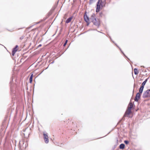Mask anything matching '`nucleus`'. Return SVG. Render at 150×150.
I'll return each mask as SVG.
<instances>
[{"mask_svg": "<svg viewBox=\"0 0 150 150\" xmlns=\"http://www.w3.org/2000/svg\"><path fill=\"white\" fill-rule=\"evenodd\" d=\"M105 0H104V1H102L101 0H98L97 3L96 12H98L100 11V5H101V6L102 7L103 5H105Z\"/></svg>", "mask_w": 150, "mask_h": 150, "instance_id": "f257e3e1", "label": "nucleus"}, {"mask_svg": "<svg viewBox=\"0 0 150 150\" xmlns=\"http://www.w3.org/2000/svg\"><path fill=\"white\" fill-rule=\"evenodd\" d=\"M133 106V105L132 103H130L128 107L127 111L126 112L122 118H123V117H126L127 115H129L130 114V113L131 112V110Z\"/></svg>", "mask_w": 150, "mask_h": 150, "instance_id": "f03ea898", "label": "nucleus"}, {"mask_svg": "<svg viewBox=\"0 0 150 150\" xmlns=\"http://www.w3.org/2000/svg\"><path fill=\"white\" fill-rule=\"evenodd\" d=\"M142 97L144 98L150 97V89H148L144 92Z\"/></svg>", "mask_w": 150, "mask_h": 150, "instance_id": "7ed1b4c3", "label": "nucleus"}, {"mask_svg": "<svg viewBox=\"0 0 150 150\" xmlns=\"http://www.w3.org/2000/svg\"><path fill=\"white\" fill-rule=\"evenodd\" d=\"M43 134L45 142L46 144H47L49 142L47 133L46 132H43Z\"/></svg>", "mask_w": 150, "mask_h": 150, "instance_id": "20e7f679", "label": "nucleus"}, {"mask_svg": "<svg viewBox=\"0 0 150 150\" xmlns=\"http://www.w3.org/2000/svg\"><path fill=\"white\" fill-rule=\"evenodd\" d=\"M13 81V79L12 78L10 82V90L12 93H14V90L13 88L14 85L12 84V82Z\"/></svg>", "mask_w": 150, "mask_h": 150, "instance_id": "39448f33", "label": "nucleus"}, {"mask_svg": "<svg viewBox=\"0 0 150 150\" xmlns=\"http://www.w3.org/2000/svg\"><path fill=\"white\" fill-rule=\"evenodd\" d=\"M84 19L85 22L87 23V25H88L89 24V19L88 17L86 15V13L84 15Z\"/></svg>", "mask_w": 150, "mask_h": 150, "instance_id": "423d86ee", "label": "nucleus"}, {"mask_svg": "<svg viewBox=\"0 0 150 150\" xmlns=\"http://www.w3.org/2000/svg\"><path fill=\"white\" fill-rule=\"evenodd\" d=\"M92 22L94 25L97 27H99L100 25V21L99 19L98 18H96V21H94V22Z\"/></svg>", "mask_w": 150, "mask_h": 150, "instance_id": "0eeeda50", "label": "nucleus"}, {"mask_svg": "<svg viewBox=\"0 0 150 150\" xmlns=\"http://www.w3.org/2000/svg\"><path fill=\"white\" fill-rule=\"evenodd\" d=\"M141 95V94H140L139 93H137L134 99L135 101L138 102V101L139 99L140 98Z\"/></svg>", "mask_w": 150, "mask_h": 150, "instance_id": "6e6552de", "label": "nucleus"}, {"mask_svg": "<svg viewBox=\"0 0 150 150\" xmlns=\"http://www.w3.org/2000/svg\"><path fill=\"white\" fill-rule=\"evenodd\" d=\"M96 18L95 17V15L94 13H93L91 16V17L90 18V19H91V21L92 22H94V21H95L96 20Z\"/></svg>", "mask_w": 150, "mask_h": 150, "instance_id": "1a4fd4ad", "label": "nucleus"}, {"mask_svg": "<svg viewBox=\"0 0 150 150\" xmlns=\"http://www.w3.org/2000/svg\"><path fill=\"white\" fill-rule=\"evenodd\" d=\"M17 50V49L16 48L14 47L13 48L12 50V55L13 56H14Z\"/></svg>", "mask_w": 150, "mask_h": 150, "instance_id": "9d476101", "label": "nucleus"}, {"mask_svg": "<svg viewBox=\"0 0 150 150\" xmlns=\"http://www.w3.org/2000/svg\"><path fill=\"white\" fill-rule=\"evenodd\" d=\"M144 87V86H141L139 88V93L140 94H141V95L142 93Z\"/></svg>", "mask_w": 150, "mask_h": 150, "instance_id": "9b49d317", "label": "nucleus"}, {"mask_svg": "<svg viewBox=\"0 0 150 150\" xmlns=\"http://www.w3.org/2000/svg\"><path fill=\"white\" fill-rule=\"evenodd\" d=\"M125 144H121L119 146V148L121 149H123L125 148Z\"/></svg>", "mask_w": 150, "mask_h": 150, "instance_id": "f8f14e48", "label": "nucleus"}, {"mask_svg": "<svg viewBox=\"0 0 150 150\" xmlns=\"http://www.w3.org/2000/svg\"><path fill=\"white\" fill-rule=\"evenodd\" d=\"M72 18V17H69V18H67V19L66 20V23H69L71 21Z\"/></svg>", "mask_w": 150, "mask_h": 150, "instance_id": "ddd939ff", "label": "nucleus"}, {"mask_svg": "<svg viewBox=\"0 0 150 150\" xmlns=\"http://www.w3.org/2000/svg\"><path fill=\"white\" fill-rule=\"evenodd\" d=\"M149 79V78L146 79L145 81H144L142 83V86L144 87V85H145L146 82L147 81L148 79Z\"/></svg>", "mask_w": 150, "mask_h": 150, "instance_id": "4468645a", "label": "nucleus"}, {"mask_svg": "<svg viewBox=\"0 0 150 150\" xmlns=\"http://www.w3.org/2000/svg\"><path fill=\"white\" fill-rule=\"evenodd\" d=\"M33 76V74H32L30 76V77L29 79V82L30 83H31L32 81Z\"/></svg>", "mask_w": 150, "mask_h": 150, "instance_id": "2eb2a0df", "label": "nucleus"}, {"mask_svg": "<svg viewBox=\"0 0 150 150\" xmlns=\"http://www.w3.org/2000/svg\"><path fill=\"white\" fill-rule=\"evenodd\" d=\"M134 73L135 75H137L139 73L138 70L136 68H135L134 69Z\"/></svg>", "mask_w": 150, "mask_h": 150, "instance_id": "dca6fc26", "label": "nucleus"}, {"mask_svg": "<svg viewBox=\"0 0 150 150\" xmlns=\"http://www.w3.org/2000/svg\"><path fill=\"white\" fill-rule=\"evenodd\" d=\"M95 0H90L89 4H91L93 2L95 1Z\"/></svg>", "mask_w": 150, "mask_h": 150, "instance_id": "f3484780", "label": "nucleus"}, {"mask_svg": "<svg viewBox=\"0 0 150 150\" xmlns=\"http://www.w3.org/2000/svg\"><path fill=\"white\" fill-rule=\"evenodd\" d=\"M25 38L24 35H22L20 38V40H22Z\"/></svg>", "mask_w": 150, "mask_h": 150, "instance_id": "a211bd4d", "label": "nucleus"}, {"mask_svg": "<svg viewBox=\"0 0 150 150\" xmlns=\"http://www.w3.org/2000/svg\"><path fill=\"white\" fill-rule=\"evenodd\" d=\"M124 143L126 144H127L129 143V142L127 140H125L124 141Z\"/></svg>", "mask_w": 150, "mask_h": 150, "instance_id": "6ab92c4d", "label": "nucleus"}, {"mask_svg": "<svg viewBox=\"0 0 150 150\" xmlns=\"http://www.w3.org/2000/svg\"><path fill=\"white\" fill-rule=\"evenodd\" d=\"M67 42H68V40H66L65 42L64 43V44L63 45L64 46H65L66 45V44H67Z\"/></svg>", "mask_w": 150, "mask_h": 150, "instance_id": "aec40b11", "label": "nucleus"}, {"mask_svg": "<svg viewBox=\"0 0 150 150\" xmlns=\"http://www.w3.org/2000/svg\"><path fill=\"white\" fill-rule=\"evenodd\" d=\"M115 45H116V46L118 47H119V49H120V51L121 52L123 53V54L125 56V54L124 53L122 52V51L121 48L120 47H119L116 44H115Z\"/></svg>", "mask_w": 150, "mask_h": 150, "instance_id": "412c9836", "label": "nucleus"}, {"mask_svg": "<svg viewBox=\"0 0 150 150\" xmlns=\"http://www.w3.org/2000/svg\"><path fill=\"white\" fill-rule=\"evenodd\" d=\"M18 47V45H16L15 46V48H16L17 49V47Z\"/></svg>", "mask_w": 150, "mask_h": 150, "instance_id": "4be33fe9", "label": "nucleus"}, {"mask_svg": "<svg viewBox=\"0 0 150 150\" xmlns=\"http://www.w3.org/2000/svg\"><path fill=\"white\" fill-rule=\"evenodd\" d=\"M41 46H42V45H41V44H40V45H39L38 46V47H41Z\"/></svg>", "mask_w": 150, "mask_h": 150, "instance_id": "5701e85b", "label": "nucleus"}, {"mask_svg": "<svg viewBox=\"0 0 150 150\" xmlns=\"http://www.w3.org/2000/svg\"><path fill=\"white\" fill-rule=\"evenodd\" d=\"M54 62V61H53V62H52L51 63H52H52H53Z\"/></svg>", "mask_w": 150, "mask_h": 150, "instance_id": "b1692460", "label": "nucleus"}, {"mask_svg": "<svg viewBox=\"0 0 150 150\" xmlns=\"http://www.w3.org/2000/svg\"><path fill=\"white\" fill-rule=\"evenodd\" d=\"M33 26V25H32V26H30V27H29V28H31V27L32 26Z\"/></svg>", "mask_w": 150, "mask_h": 150, "instance_id": "393cba45", "label": "nucleus"}]
</instances>
